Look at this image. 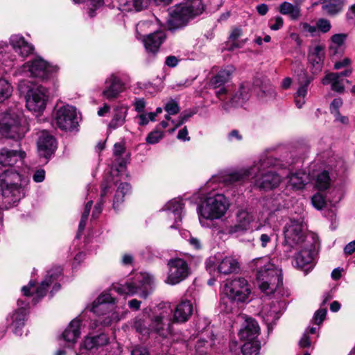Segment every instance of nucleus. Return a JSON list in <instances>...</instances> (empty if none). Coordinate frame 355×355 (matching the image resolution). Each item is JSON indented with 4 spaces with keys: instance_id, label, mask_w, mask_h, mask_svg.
<instances>
[{
    "instance_id": "nucleus-5",
    "label": "nucleus",
    "mask_w": 355,
    "mask_h": 355,
    "mask_svg": "<svg viewBox=\"0 0 355 355\" xmlns=\"http://www.w3.org/2000/svg\"><path fill=\"white\" fill-rule=\"evenodd\" d=\"M204 10L202 0H187L176 5L171 12L168 28L175 31L186 26L191 20L202 14Z\"/></svg>"
},
{
    "instance_id": "nucleus-42",
    "label": "nucleus",
    "mask_w": 355,
    "mask_h": 355,
    "mask_svg": "<svg viewBox=\"0 0 355 355\" xmlns=\"http://www.w3.org/2000/svg\"><path fill=\"white\" fill-rule=\"evenodd\" d=\"M279 12L283 15L288 16L293 21H297L301 17V9L297 8L288 1H284L279 5Z\"/></svg>"
},
{
    "instance_id": "nucleus-3",
    "label": "nucleus",
    "mask_w": 355,
    "mask_h": 355,
    "mask_svg": "<svg viewBox=\"0 0 355 355\" xmlns=\"http://www.w3.org/2000/svg\"><path fill=\"white\" fill-rule=\"evenodd\" d=\"M172 310L167 304H164L160 308V311L154 316L150 324L146 322L142 318L137 317L135 319L134 328L141 334L146 336L155 332L159 336L166 338L172 334L170 322Z\"/></svg>"
},
{
    "instance_id": "nucleus-22",
    "label": "nucleus",
    "mask_w": 355,
    "mask_h": 355,
    "mask_svg": "<svg viewBox=\"0 0 355 355\" xmlns=\"http://www.w3.org/2000/svg\"><path fill=\"white\" fill-rule=\"evenodd\" d=\"M184 203L181 198H173L169 200L164 207L169 220H174L170 225L171 228H178L184 215Z\"/></svg>"
},
{
    "instance_id": "nucleus-52",
    "label": "nucleus",
    "mask_w": 355,
    "mask_h": 355,
    "mask_svg": "<svg viewBox=\"0 0 355 355\" xmlns=\"http://www.w3.org/2000/svg\"><path fill=\"white\" fill-rule=\"evenodd\" d=\"M74 3H81L85 0H72ZM91 8H89V15L91 17L95 16V10L99 8L103 3V0H88Z\"/></svg>"
},
{
    "instance_id": "nucleus-45",
    "label": "nucleus",
    "mask_w": 355,
    "mask_h": 355,
    "mask_svg": "<svg viewBox=\"0 0 355 355\" xmlns=\"http://www.w3.org/2000/svg\"><path fill=\"white\" fill-rule=\"evenodd\" d=\"M110 187L107 182H103L101 184V198L94 207V209L92 213L93 218H97L101 213L103 205L105 202L104 198L108 193H110Z\"/></svg>"
},
{
    "instance_id": "nucleus-2",
    "label": "nucleus",
    "mask_w": 355,
    "mask_h": 355,
    "mask_svg": "<svg viewBox=\"0 0 355 355\" xmlns=\"http://www.w3.org/2000/svg\"><path fill=\"white\" fill-rule=\"evenodd\" d=\"M251 267L256 271L258 285L262 292L266 295L281 294L283 284L282 270L271 262L269 257L254 259Z\"/></svg>"
},
{
    "instance_id": "nucleus-17",
    "label": "nucleus",
    "mask_w": 355,
    "mask_h": 355,
    "mask_svg": "<svg viewBox=\"0 0 355 355\" xmlns=\"http://www.w3.org/2000/svg\"><path fill=\"white\" fill-rule=\"evenodd\" d=\"M313 242L306 241L302 248H295L293 250H297L295 255L293 265L304 272H307L311 270L313 266V251L315 247Z\"/></svg>"
},
{
    "instance_id": "nucleus-6",
    "label": "nucleus",
    "mask_w": 355,
    "mask_h": 355,
    "mask_svg": "<svg viewBox=\"0 0 355 355\" xmlns=\"http://www.w3.org/2000/svg\"><path fill=\"white\" fill-rule=\"evenodd\" d=\"M229 201L220 193L209 195L198 206V214L202 226L208 227L207 220L222 218L229 208Z\"/></svg>"
},
{
    "instance_id": "nucleus-36",
    "label": "nucleus",
    "mask_w": 355,
    "mask_h": 355,
    "mask_svg": "<svg viewBox=\"0 0 355 355\" xmlns=\"http://www.w3.org/2000/svg\"><path fill=\"white\" fill-rule=\"evenodd\" d=\"M128 107L124 105H119L114 107L113 116L111 119L108 128L115 130L123 125L128 114Z\"/></svg>"
},
{
    "instance_id": "nucleus-56",
    "label": "nucleus",
    "mask_w": 355,
    "mask_h": 355,
    "mask_svg": "<svg viewBox=\"0 0 355 355\" xmlns=\"http://www.w3.org/2000/svg\"><path fill=\"white\" fill-rule=\"evenodd\" d=\"M138 124L141 126L147 125L149 121H155V114L153 112L142 113L137 116Z\"/></svg>"
},
{
    "instance_id": "nucleus-47",
    "label": "nucleus",
    "mask_w": 355,
    "mask_h": 355,
    "mask_svg": "<svg viewBox=\"0 0 355 355\" xmlns=\"http://www.w3.org/2000/svg\"><path fill=\"white\" fill-rule=\"evenodd\" d=\"M12 93V87L4 78H0V103L8 99Z\"/></svg>"
},
{
    "instance_id": "nucleus-44",
    "label": "nucleus",
    "mask_w": 355,
    "mask_h": 355,
    "mask_svg": "<svg viewBox=\"0 0 355 355\" xmlns=\"http://www.w3.org/2000/svg\"><path fill=\"white\" fill-rule=\"evenodd\" d=\"M331 179L327 171L320 173L315 179V186L319 191H324L330 188Z\"/></svg>"
},
{
    "instance_id": "nucleus-61",
    "label": "nucleus",
    "mask_w": 355,
    "mask_h": 355,
    "mask_svg": "<svg viewBox=\"0 0 355 355\" xmlns=\"http://www.w3.org/2000/svg\"><path fill=\"white\" fill-rule=\"evenodd\" d=\"M343 105V101L340 98H334L330 105V112L334 114L339 112V108Z\"/></svg>"
},
{
    "instance_id": "nucleus-63",
    "label": "nucleus",
    "mask_w": 355,
    "mask_h": 355,
    "mask_svg": "<svg viewBox=\"0 0 355 355\" xmlns=\"http://www.w3.org/2000/svg\"><path fill=\"white\" fill-rule=\"evenodd\" d=\"M188 242L190 245L195 250H200L202 247V241L198 237L191 236L188 239Z\"/></svg>"
},
{
    "instance_id": "nucleus-13",
    "label": "nucleus",
    "mask_w": 355,
    "mask_h": 355,
    "mask_svg": "<svg viewBox=\"0 0 355 355\" xmlns=\"http://www.w3.org/2000/svg\"><path fill=\"white\" fill-rule=\"evenodd\" d=\"M62 274L60 267H55L47 272L44 279L35 287V283L30 281L28 284L21 288V291L25 296H33V304H36L46 294L50 284L56 281Z\"/></svg>"
},
{
    "instance_id": "nucleus-39",
    "label": "nucleus",
    "mask_w": 355,
    "mask_h": 355,
    "mask_svg": "<svg viewBox=\"0 0 355 355\" xmlns=\"http://www.w3.org/2000/svg\"><path fill=\"white\" fill-rule=\"evenodd\" d=\"M235 69L233 66H227L225 69H221L211 80V85L216 89L227 83L234 72Z\"/></svg>"
},
{
    "instance_id": "nucleus-62",
    "label": "nucleus",
    "mask_w": 355,
    "mask_h": 355,
    "mask_svg": "<svg viewBox=\"0 0 355 355\" xmlns=\"http://www.w3.org/2000/svg\"><path fill=\"white\" fill-rule=\"evenodd\" d=\"M133 105L137 112H143L146 107V101L144 98H135Z\"/></svg>"
},
{
    "instance_id": "nucleus-15",
    "label": "nucleus",
    "mask_w": 355,
    "mask_h": 355,
    "mask_svg": "<svg viewBox=\"0 0 355 355\" xmlns=\"http://www.w3.org/2000/svg\"><path fill=\"white\" fill-rule=\"evenodd\" d=\"M55 121L58 127L65 131H73L77 129L79 116L75 107L66 105L57 109Z\"/></svg>"
},
{
    "instance_id": "nucleus-48",
    "label": "nucleus",
    "mask_w": 355,
    "mask_h": 355,
    "mask_svg": "<svg viewBox=\"0 0 355 355\" xmlns=\"http://www.w3.org/2000/svg\"><path fill=\"white\" fill-rule=\"evenodd\" d=\"M260 345L258 342H246L241 348L243 355H258Z\"/></svg>"
},
{
    "instance_id": "nucleus-24",
    "label": "nucleus",
    "mask_w": 355,
    "mask_h": 355,
    "mask_svg": "<svg viewBox=\"0 0 355 355\" xmlns=\"http://www.w3.org/2000/svg\"><path fill=\"white\" fill-rule=\"evenodd\" d=\"M26 154L21 150L0 149V165L1 166H19L22 164Z\"/></svg>"
},
{
    "instance_id": "nucleus-38",
    "label": "nucleus",
    "mask_w": 355,
    "mask_h": 355,
    "mask_svg": "<svg viewBox=\"0 0 355 355\" xmlns=\"http://www.w3.org/2000/svg\"><path fill=\"white\" fill-rule=\"evenodd\" d=\"M322 11L330 16L340 12L346 3V0H321Z\"/></svg>"
},
{
    "instance_id": "nucleus-27",
    "label": "nucleus",
    "mask_w": 355,
    "mask_h": 355,
    "mask_svg": "<svg viewBox=\"0 0 355 355\" xmlns=\"http://www.w3.org/2000/svg\"><path fill=\"white\" fill-rule=\"evenodd\" d=\"M324 45L317 44L309 49L308 60L311 65V71L313 75L319 73L322 69L325 57Z\"/></svg>"
},
{
    "instance_id": "nucleus-49",
    "label": "nucleus",
    "mask_w": 355,
    "mask_h": 355,
    "mask_svg": "<svg viewBox=\"0 0 355 355\" xmlns=\"http://www.w3.org/2000/svg\"><path fill=\"white\" fill-rule=\"evenodd\" d=\"M346 38V35L345 34H335L331 37V44L329 46V50L333 51L334 53H336V50L338 47H340L344 43V41Z\"/></svg>"
},
{
    "instance_id": "nucleus-29",
    "label": "nucleus",
    "mask_w": 355,
    "mask_h": 355,
    "mask_svg": "<svg viewBox=\"0 0 355 355\" xmlns=\"http://www.w3.org/2000/svg\"><path fill=\"white\" fill-rule=\"evenodd\" d=\"M9 44L14 51L23 58L28 57L34 50L33 46L20 34L12 35Z\"/></svg>"
},
{
    "instance_id": "nucleus-10",
    "label": "nucleus",
    "mask_w": 355,
    "mask_h": 355,
    "mask_svg": "<svg viewBox=\"0 0 355 355\" xmlns=\"http://www.w3.org/2000/svg\"><path fill=\"white\" fill-rule=\"evenodd\" d=\"M152 277L146 272H139L135 275L132 279L124 283H116L112 286V291L120 295H134L146 298L150 293V286Z\"/></svg>"
},
{
    "instance_id": "nucleus-21",
    "label": "nucleus",
    "mask_w": 355,
    "mask_h": 355,
    "mask_svg": "<svg viewBox=\"0 0 355 355\" xmlns=\"http://www.w3.org/2000/svg\"><path fill=\"white\" fill-rule=\"evenodd\" d=\"M164 304H167L169 306L170 309L172 310L171 313V320L170 322L171 329H172V324L173 322L178 323H183L187 322L193 313V305L191 301L189 300H183L178 304L173 310L171 309L169 304L164 303L159 304V309ZM173 331V329H171Z\"/></svg>"
},
{
    "instance_id": "nucleus-31",
    "label": "nucleus",
    "mask_w": 355,
    "mask_h": 355,
    "mask_svg": "<svg viewBox=\"0 0 355 355\" xmlns=\"http://www.w3.org/2000/svg\"><path fill=\"white\" fill-rule=\"evenodd\" d=\"M165 38L166 35L163 31H156L145 36L143 42L147 52L155 55Z\"/></svg>"
},
{
    "instance_id": "nucleus-57",
    "label": "nucleus",
    "mask_w": 355,
    "mask_h": 355,
    "mask_svg": "<svg viewBox=\"0 0 355 355\" xmlns=\"http://www.w3.org/2000/svg\"><path fill=\"white\" fill-rule=\"evenodd\" d=\"M317 30H320L322 33H326L329 32L331 28L330 21L324 18H320L316 22Z\"/></svg>"
},
{
    "instance_id": "nucleus-35",
    "label": "nucleus",
    "mask_w": 355,
    "mask_h": 355,
    "mask_svg": "<svg viewBox=\"0 0 355 355\" xmlns=\"http://www.w3.org/2000/svg\"><path fill=\"white\" fill-rule=\"evenodd\" d=\"M149 0H118V8L122 12L141 11L147 8Z\"/></svg>"
},
{
    "instance_id": "nucleus-60",
    "label": "nucleus",
    "mask_w": 355,
    "mask_h": 355,
    "mask_svg": "<svg viewBox=\"0 0 355 355\" xmlns=\"http://www.w3.org/2000/svg\"><path fill=\"white\" fill-rule=\"evenodd\" d=\"M311 338L309 335V332L304 331L302 337L299 341V345L301 348H306L311 345Z\"/></svg>"
},
{
    "instance_id": "nucleus-25",
    "label": "nucleus",
    "mask_w": 355,
    "mask_h": 355,
    "mask_svg": "<svg viewBox=\"0 0 355 355\" xmlns=\"http://www.w3.org/2000/svg\"><path fill=\"white\" fill-rule=\"evenodd\" d=\"M37 144L39 155L46 159H49L56 148L55 138L46 130L40 132Z\"/></svg>"
},
{
    "instance_id": "nucleus-46",
    "label": "nucleus",
    "mask_w": 355,
    "mask_h": 355,
    "mask_svg": "<svg viewBox=\"0 0 355 355\" xmlns=\"http://www.w3.org/2000/svg\"><path fill=\"white\" fill-rule=\"evenodd\" d=\"M254 92L261 98L272 99L276 96L274 87L270 84H263L259 88H254Z\"/></svg>"
},
{
    "instance_id": "nucleus-8",
    "label": "nucleus",
    "mask_w": 355,
    "mask_h": 355,
    "mask_svg": "<svg viewBox=\"0 0 355 355\" xmlns=\"http://www.w3.org/2000/svg\"><path fill=\"white\" fill-rule=\"evenodd\" d=\"M28 130L26 121L19 111L9 110L0 118V133L6 138L21 139Z\"/></svg>"
},
{
    "instance_id": "nucleus-20",
    "label": "nucleus",
    "mask_w": 355,
    "mask_h": 355,
    "mask_svg": "<svg viewBox=\"0 0 355 355\" xmlns=\"http://www.w3.org/2000/svg\"><path fill=\"white\" fill-rule=\"evenodd\" d=\"M88 320L89 318L85 314H83L76 318L69 323L62 334V336L64 340L69 343V346L77 341V339L81 334L82 329L86 325Z\"/></svg>"
},
{
    "instance_id": "nucleus-1",
    "label": "nucleus",
    "mask_w": 355,
    "mask_h": 355,
    "mask_svg": "<svg viewBox=\"0 0 355 355\" xmlns=\"http://www.w3.org/2000/svg\"><path fill=\"white\" fill-rule=\"evenodd\" d=\"M284 164L272 157L262 156L253 166L232 172L223 177L226 185H237L254 178V184L261 190L268 191L277 187L282 174L272 168H282Z\"/></svg>"
},
{
    "instance_id": "nucleus-51",
    "label": "nucleus",
    "mask_w": 355,
    "mask_h": 355,
    "mask_svg": "<svg viewBox=\"0 0 355 355\" xmlns=\"http://www.w3.org/2000/svg\"><path fill=\"white\" fill-rule=\"evenodd\" d=\"M92 204H93V202H92V200H90L89 201H88L87 202V204H86V205L85 207L84 211L82 214L81 219H80V221L79 223V227H78L79 232L83 231L84 230L85 225H86L87 218H88L89 214L90 213Z\"/></svg>"
},
{
    "instance_id": "nucleus-14",
    "label": "nucleus",
    "mask_w": 355,
    "mask_h": 355,
    "mask_svg": "<svg viewBox=\"0 0 355 355\" xmlns=\"http://www.w3.org/2000/svg\"><path fill=\"white\" fill-rule=\"evenodd\" d=\"M58 69L57 66L49 64L40 57H37L24 63L18 70V73L44 80Z\"/></svg>"
},
{
    "instance_id": "nucleus-11",
    "label": "nucleus",
    "mask_w": 355,
    "mask_h": 355,
    "mask_svg": "<svg viewBox=\"0 0 355 355\" xmlns=\"http://www.w3.org/2000/svg\"><path fill=\"white\" fill-rule=\"evenodd\" d=\"M223 293L227 300L223 299L222 304L225 305L224 311L228 313L232 311L235 302H245L248 299L250 289L248 282L239 277L225 282Z\"/></svg>"
},
{
    "instance_id": "nucleus-26",
    "label": "nucleus",
    "mask_w": 355,
    "mask_h": 355,
    "mask_svg": "<svg viewBox=\"0 0 355 355\" xmlns=\"http://www.w3.org/2000/svg\"><path fill=\"white\" fill-rule=\"evenodd\" d=\"M314 77L309 76L306 72L298 75V88L294 94L295 103L297 108H302L306 103L309 86L313 80Z\"/></svg>"
},
{
    "instance_id": "nucleus-18",
    "label": "nucleus",
    "mask_w": 355,
    "mask_h": 355,
    "mask_svg": "<svg viewBox=\"0 0 355 355\" xmlns=\"http://www.w3.org/2000/svg\"><path fill=\"white\" fill-rule=\"evenodd\" d=\"M255 217L253 212L248 209H239L236 215V223L227 227V232L230 234H243L250 228L251 223Z\"/></svg>"
},
{
    "instance_id": "nucleus-53",
    "label": "nucleus",
    "mask_w": 355,
    "mask_h": 355,
    "mask_svg": "<svg viewBox=\"0 0 355 355\" xmlns=\"http://www.w3.org/2000/svg\"><path fill=\"white\" fill-rule=\"evenodd\" d=\"M311 202L317 209H322L327 205L326 198L320 193H316L313 196Z\"/></svg>"
},
{
    "instance_id": "nucleus-33",
    "label": "nucleus",
    "mask_w": 355,
    "mask_h": 355,
    "mask_svg": "<svg viewBox=\"0 0 355 355\" xmlns=\"http://www.w3.org/2000/svg\"><path fill=\"white\" fill-rule=\"evenodd\" d=\"M217 269L220 274L230 275L239 272V263L233 257L225 256L218 261Z\"/></svg>"
},
{
    "instance_id": "nucleus-12",
    "label": "nucleus",
    "mask_w": 355,
    "mask_h": 355,
    "mask_svg": "<svg viewBox=\"0 0 355 355\" xmlns=\"http://www.w3.org/2000/svg\"><path fill=\"white\" fill-rule=\"evenodd\" d=\"M21 177L13 169H8L0 174V189L6 202L15 205L22 196Z\"/></svg>"
},
{
    "instance_id": "nucleus-58",
    "label": "nucleus",
    "mask_w": 355,
    "mask_h": 355,
    "mask_svg": "<svg viewBox=\"0 0 355 355\" xmlns=\"http://www.w3.org/2000/svg\"><path fill=\"white\" fill-rule=\"evenodd\" d=\"M327 314L326 308H320L315 313L313 316L314 323L319 325L324 320Z\"/></svg>"
},
{
    "instance_id": "nucleus-30",
    "label": "nucleus",
    "mask_w": 355,
    "mask_h": 355,
    "mask_svg": "<svg viewBox=\"0 0 355 355\" xmlns=\"http://www.w3.org/2000/svg\"><path fill=\"white\" fill-rule=\"evenodd\" d=\"M28 302L18 300L17 305L19 309L12 315V324L15 328V333L19 336L21 335V329L24 325L27 311L26 308L28 306Z\"/></svg>"
},
{
    "instance_id": "nucleus-28",
    "label": "nucleus",
    "mask_w": 355,
    "mask_h": 355,
    "mask_svg": "<svg viewBox=\"0 0 355 355\" xmlns=\"http://www.w3.org/2000/svg\"><path fill=\"white\" fill-rule=\"evenodd\" d=\"M260 328L257 322L252 318L245 319L240 329L238 336L240 339L247 342H257L255 339L258 337Z\"/></svg>"
},
{
    "instance_id": "nucleus-64",
    "label": "nucleus",
    "mask_w": 355,
    "mask_h": 355,
    "mask_svg": "<svg viewBox=\"0 0 355 355\" xmlns=\"http://www.w3.org/2000/svg\"><path fill=\"white\" fill-rule=\"evenodd\" d=\"M346 19L350 23L355 22V3L349 8L346 13Z\"/></svg>"
},
{
    "instance_id": "nucleus-54",
    "label": "nucleus",
    "mask_w": 355,
    "mask_h": 355,
    "mask_svg": "<svg viewBox=\"0 0 355 355\" xmlns=\"http://www.w3.org/2000/svg\"><path fill=\"white\" fill-rule=\"evenodd\" d=\"M164 134L163 132L158 130L157 129L150 132L146 137V141L149 144H155L158 143L162 138Z\"/></svg>"
},
{
    "instance_id": "nucleus-40",
    "label": "nucleus",
    "mask_w": 355,
    "mask_h": 355,
    "mask_svg": "<svg viewBox=\"0 0 355 355\" xmlns=\"http://www.w3.org/2000/svg\"><path fill=\"white\" fill-rule=\"evenodd\" d=\"M131 192V185L127 182H121L115 191L113 200V208L116 210L124 201L126 195Z\"/></svg>"
},
{
    "instance_id": "nucleus-34",
    "label": "nucleus",
    "mask_w": 355,
    "mask_h": 355,
    "mask_svg": "<svg viewBox=\"0 0 355 355\" xmlns=\"http://www.w3.org/2000/svg\"><path fill=\"white\" fill-rule=\"evenodd\" d=\"M108 343L109 338L105 334H101L96 336H87L81 345L80 349L92 350L106 345Z\"/></svg>"
},
{
    "instance_id": "nucleus-9",
    "label": "nucleus",
    "mask_w": 355,
    "mask_h": 355,
    "mask_svg": "<svg viewBox=\"0 0 355 355\" xmlns=\"http://www.w3.org/2000/svg\"><path fill=\"white\" fill-rule=\"evenodd\" d=\"M114 298L109 293H101L92 303L90 311L101 316V324L108 327L118 322L123 316L114 307Z\"/></svg>"
},
{
    "instance_id": "nucleus-41",
    "label": "nucleus",
    "mask_w": 355,
    "mask_h": 355,
    "mask_svg": "<svg viewBox=\"0 0 355 355\" xmlns=\"http://www.w3.org/2000/svg\"><path fill=\"white\" fill-rule=\"evenodd\" d=\"M289 185L294 189H302L307 183L309 178L306 174L302 171H297L287 175Z\"/></svg>"
},
{
    "instance_id": "nucleus-50",
    "label": "nucleus",
    "mask_w": 355,
    "mask_h": 355,
    "mask_svg": "<svg viewBox=\"0 0 355 355\" xmlns=\"http://www.w3.org/2000/svg\"><path fill=\"white\" fill-rule=\"evenodd\" d=\"M241 34L242 31L240 28H234L232 31L230 35V39L233 42L231 49H233L234 48H241L244 45L245 40L237 41Z\"/></svg>"
},
{
    "instance_id": "nucleus-37",
    "label": "nucleus",
    "mask_w": 355,
    "mask_h": 355,
    "mask_svg": "<svg viewBox=\"0 0 355 355\" xmlns=\"http://www.w3.org/2000/svg\"><path fill=\"white\" fill-rule=\"evenodd\" d=\"M322 83L324 85H331L333 91L342 93L345 89L344 80L340 78V74L338 73H328L322 78Z\"/></svg>"
},
{
    "instance_id": "nucleus-16",
    "label": "nucleus",
    "mask_w": 355,
    "mask_h": 355,
    "mask_svg": "<svg viewBox=\"0 0 355 355\" xmlns=\"http://www.w3.org/2000/svg\"><path fill=\"white\" fill-rule=\"evenodd\" d=\"M167 277L165 282L170 285L180 283L190 274L188 263L179 257L170 259L167 262Z\"/></svg>"
},
{
    "instance_id": "nucleus-7",
    "label": "nucleus",
    "mask_w": 355,
    "mask_h": 355,
    "mask_svg": "<svg viewBox=\"0 0 355 355\" xmlns=\"http://www.w3.org/2000/svg\"><path fill=\"white\" fill-rule=\"evenodd\" d=\"M19 90L25 96L26 106L28 110L40 113L45 110L49 99V91L46 87L22 80L19 83Z\"/></svg>"
},
{
    "instance_id": "nucleus-32",
    "label": "nucleus",
    "mask_w": 355,
    "mask_h": 355,
    "mask_svg": "<svg viewBox=\"0 0 355 355\" xmlns=\"http://www.w3.org/2000/svg\"><path fill=\"white\" fill-rule=\"evenodd\" d=\"M252 90L250 83L245 82L241 84L239 89L231 98L230 103L233 107L243 106L249 100Z\"/></svg>"
},
{
    "instance_id": "nucleus-55",
    "label": "nucleus",
    "mask_w": 355,
    "mask_h": 355,
    "mask_svg": "<svg viewBox=\"0 0 355 355\" xmlns=\"http://www.w3.org/2000/svg\"><path fill=\"white\" fill-rule=\"evenodd\" d=\"M164 110L168 114H176L180 111L178 103L173 99L169 100L164 105Z\"/></svg>"
},
{
    "instance_id": "nucleus-19",
    "label": "nucleus",
    "mask_w": 355,
    "mask_h": 355,
    "mask_svg": "<svg viewBox=\"0 0 355 355\" xmlns=\"http://www.w3.org/2000/svg\"><path fill=\"white\" fill-rule=\"evenodd\" d=\"M286 308V303L282 300L272 301L270 304L263 306L261 315L268 329L272 328L275 322L280 318Z\"/></svg>"
},
{
    "instance_id": "nucleus-4",
    "label": "nucleus",
    "mask_w": 355,
    "mask_h": 355,
    "mask_svg": "<svg viewBox=\"0 0 355 355\" xmlns=\"http://www.w3.org/2000/svg\"><path fill=\"white\" fill-rule=\"evenodd\" d=\"M284 252L286 257L291 256L292 250L295 248H302L306 241L315 242L317 236L306 234V227L302 218L290 219L284 227Z\"/></svg>"
},
{
    "instance_id": "nucleus-43",
    "label": "nucleus",
    "mask_w": 355,
    "mask_h": 355,
    "mask_svg": "<svg viewBox=\"0 0 355 355\" xmlns=\"http://www.w3.org/2000/svg\"><path fill=\"white\" fill-rule=\"evenodd\" d=\"M257 230L260 232L259 241L263 248L267 247L276 236L274 228L270 226L263 225L257 228Z\"/></svg>"
},
{
    "instance_id": "nucleus-23",
    "label": "nucleus",
    "mask_w": 355,
    "mask_h": 355,
    "mask_svg": "<svg viewBox=\"0 0 355 355\" xmlns=\"http://www.w3.org/2000/svg\"><path fill=\"white\" fill-rule=\"evenodd\" d=\"M105 84V87L102 92V96L110 101L117 98L125 89L123 82L114 74L110 76L106 79Z\"/></svg>"
},
{
    "instance_id": "nucleus-59",
    "label": "nucleus",
    "mask_w": 355,
    "mask_h": 355,
    "mask_svg": "<svg viewBox=\"0 0 355 355\" xmlns=\"http://www.w3.org/2000/svg\"><path fill=\"white\" fill-rule=\"evenodd\" d=\"M284 20L280 16L275 17L270 21V28L272 31H277L283 26Z\"/></svg>"
}]
</instances>
